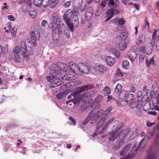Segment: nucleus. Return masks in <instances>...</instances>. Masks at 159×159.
Masks as SVG:
<instances>
[{
  "label": "nucleus",
  "mask_w": 159,
  "mask_h": 159,
  "mask_svg": "<svg viewBox=\"0 0 159 159\" xmlns=\"http://www.w3.org/2000/svg\"><path fill=\"white\" fill-rule=\"evenodd\" d=\"M71 1H68L65 2L63 4V6L65 7H68L70 5Z\"/></svg>",
  "instance_id": "603ef678"
},
{
  "label": "nucleus",
  "mask_w": 159,
  "mask_h": 159,
  "mask_svg": "<svg viewBox=\"0 0 159 159\" xmlns=\"http://www.w3.org/2000/svg\"><path fill=\"white\" fill-rule=\"evenodd\" d=\"M122 145L121 143H116L114 144L113 149H117L121 147Z\"/></svg>",
  "instance_id": "79ce46f5"
},
{
  "label": "nucleus",
  "mask_w": 159,
  "mask_h": 159,
  "mask_svg": "<svg viewBox=\"0 0 159 159\" xmlns=\"http://www.w3.org/2000/svg\"><path fill=\"white\" fill-rule=\"evenodd\" d=\"M145 56L144 55H141L139 56V61L142 62L143 61L144 58Z\"/></svg>",
  "instance_id": "bf43d9fd"
},
{
  "label": "nucleus",
  "mask_w": 159,
  "mask_h": 159,
  "mask_svg": "<svg viewBox=\"0 0 159 159\" xmlns=\"http://www.w3.org/2000/svg\"><path fill=\"white\" fill-rule=\"evenodd\" d=\"M93 69L94 67L93 66L88 67L85 64L81 63L79 64L78 71L79 70L83 74H88Z\"/></svg>",
  "instance_id": "39448f33"
},
{
  "label": "nucleus",
  "mask_w": 159,
  "mask_h": 159,
  "mask_svg": "<svg viewBox=\"0 0 159 159\" xmlns=\"http://www.w3.org/2000/svg\"><path fill=\"white\" fill-rule=\"evenodd\" d=\"M52 17L53 23L52 22L49 24L48 27L54 32L56 31V30L59 32L61 31L62 30H60L61 24L60 23V19L59 15L57 14L54 13H52Z\"/></svg>",
  "instance_id": "7ed1b4c3"
},
{
  "label": "nucleus",
  "mask_w": 159,
  "mask_h": 159,
  "mask_svg": "<svg viewBox=\"0 0 159 159\" xmlns=\"http://www.w3.org/2000/svg\"><path fill=\"white\" fill-rule=\"evenodd\" d=\"M75 5L76 4L77 5H81L83 4V0H75Z\"/></svg>",
  "instance_id": "e2e57ef3"
},
{
  "label": "nucleus",
  "mask_w": 159,
  "mask_h": 159,
  "mask_svg": "<svg viewBox=\"0 0 159 159\" xmlns=\"http://www.w3.org/2000/svg\"><path fill=\"white\" fill-rule=\"evenodd\" d=\"M123 130L121 129H115L110 133L109 135L111 136L109 138L110 141H113L122 132Z\"/></svg>",
  "instance_id": "6e6552de"
},
{
  "label": "nucleus",
  "mask_w": 159,
  "mask_h": 159,
  "mask_svg": "<svg viewBox=\"0 0 159 159\" xmlns=\"http://www.w3.org/2000/svg\"><path fill=\"white\" fill-rule=\"evenodd\" d=\"M77 15L79 14H72L73 16L72 17L71 21L72 22L70 23V25H72L74 27H78L79 25V22L78 20V18Z\"/></svg>",
  "instance_id": "ddd939ff"
},
{
  "label": "nucleus",
  "mask_w": 159,
  "mask_h": 159,
  "mask_svg": "<svg viewBox=\"0 0 159 159\" xmlns=\"http://www.w3.org/2000/svg\"><path fill=\"white\" fill-rule=\"evenodd\" d=\"M127 46V44L125 42H121L119 43V48L121 51H123L125 49Z\"/></svg>",
  "instance_id": "7c9ffc66"
},
{
  "label": "nucleus",
  "mask_w": 159,
  "mask_h": 159,
  "mask_svg": "<svg viewBox=\"0 0 159 159\" xmlns=\"http://www.w3.org/2000/svg\"><path fill=\"white\" fill-rule=\"evenodd\" d=\"M150 104H149V103H145L144 106H143V109L144 111H147V109H146V107L148 106V109L150 107Z\"/></svg>",
  "instance_id": "13d9d810"
},
{
  "label": "nucleus",
  "mask_w": 159,
  "mask_h": 159,
  "mask_svg": "<svg viewBox=\"0 0 159 159\" xmlns=\"http://www.w3.org/2000/svg\"><path fill=\"white\" fill-rule=\"evenodd\" d=\"M115 120V118L114 117H112L111 119L108 120L105 124V126L102 128V131L99 132V134H102L104 132L103 131L106 128L108 127L111 126L112 125L114 124Z\"/></svg>",
  "instance_id": "f8f14e48"
},
{
  "label": "nucleus",
  "mask_w": 159,
  "mask_h": 159,
  "mask_svg": "<svg viewBox=\"0 0 159 159\" xmlns=\"http://www.w3.org/2000/svg\"><path fill=\"white\" fill-rule=\"evenodd\" d=\"M13 59L16 62H19L20 61L21 57L23 56L25 60L29 61V57H28L29 55L33 54V51L32 49L30 52H28L27 48L20 49L19 46H16L13 51Z\"/></svg>",
  "instance_id": "f03ea898"
},
{
  "label": "nucleus",
  "mask_w": 159,
  "mask_h": 159,
  "mask_svg": "<svg viewBox=\"0 0 159 159\" xmlns=\"http://www.w3.org/2000/svg\"><path fill=\"white\" fill-rule=\"evenodd\" d=\"M50 4L49 0H43L42 5L43 7H46L47 6L50 7L49 4Z\"/></svg>",
  "instance_id": "c9c22d12"
},
{
  "label": "nucleus",
  "mask_w": 159,
  "mask_h": 159,
  "mask_svg": "<svg viewBox=\"0 0 159 159\" xmlns=\"http://www.w3.org/2000/svg\"><path fill=\"white\" fill-rule=\"evenodd\" d=\"M137 47L136 46H133L131 49V51H133V52H134L136 53V52L137 51Z\"/></svg>",
  "instance_id": "0e129e2a"
},
{
  "label": "nucleus",
  "mask_w": 159,
  "mask_h": 159,
  "mask_svg": "<svg viewBox=\"0 0 159 159\" xmlns=\"http://www.w3.org/2000/svg\"><path fill=\"white\" fill-rule=\"evenodd\" d=\"M122 66L125 69H129L130 65L129 62L126 60L124 61L122 63Z\"/></svg>",
  "instance_id": "c756f323"
},
{
  "label": "nucleus",
  "mask_w": 159,
  "mask_h": 159,
  "mask_svg": "<svg viewBox=\"0 0 159 159\" xmlns=\"http://www.w3.org/2000/svg\"><path fill=\"white\" fill-rule=\"evenodd\" d=\"M112 107H110L104 111L103 110H100L99 111V113L100 116L101 120L103 121H105L108 116H109V113L112 110Z\"/></svg>",
  "instance_id": "0eeeda50"
},
{
  "label": "nucleus",
  "mask_w": 159,
  "mask_h": 159,
  "mask_svg": "<svg viewBox=\"0 0 159 159\" xmlns=\"http://www.w3.org/2000/svg\"><path fill=\"white\" fill-rule=\"evenodd\" d=\"M61 68L56 66L54 70L52 71L50 73L52 74L53 75L48 76L46 77L48 81L51 83L50 86L51 87L54 88L61 84L62 82L59 80L61 78L63 80H68V74L65 73L63 76L60 73Z\"/></svg>",
  "instance_id": "f257e3e1"
},
{
  "label": "nucleus",
  "mask_w": 159,
  "mask_h": 159,
  "mask_svg": "<svg viewBox=\"0 0 159 159\" xmlns=\"http://www.w3.org/2000/svg\"><path fill=\"white\" fill-rule=\"evenodd\" d=\"M114 14L113 9L111 8L109 9L106 13L107 16L106 17L107 19L105 20V22H107L113 16Z\"/></svg>",
  "instance_id": "dca6fc26"
},
{
  "label": "nucleus",
  "mask_w": 159,
  "mask_h": 159,
  "mask_svg": "<svg viewBox=\"0 0 159 159\" xmlns=\"http://www.w3.org/2000/svg\"><path fill=\"white\" fill-rule=\"evenodd\" d=\"M145 139V137L143 138L142 139V140H141V141L139 143L138 145V147L136 148L135 149L136 151H138V150H139L140 151H142V150H143V147H141V145H142L143 142L144 140Z\"/></svg>",
  "instance_id": "473e14b6"
},
{
  "label": "nucleus",
  "mask_w": 159,
  "mask_h": 159,
  "mask_svg": "<svg viewBox=\"0 0 159 159\" xmlns=\"http://www.w3.org/2000/svg\"><path fill=\"white\" fill-rule=\"evenodd\" d=\"M106 61L107 64L110 66H112L116 61L114 58H113L110 56H107L106 57Z\"/></svg>",
  "instance_id": "f3484780"
},
{
  "label": "nucleus",
  "mask_w": 159,
  "mask_h": 159,
  "mask_svg": "<svg viewBox=\"0 0 159 159\" xmlns=\"http://www.w3.org/2000/svg\"><path fill=\"white\" fill-rule=\"evenodd\" d=\"M122 89V85L121 84H118L116 86L114 91L116 93H118L120 92Z\"/></svg>",
  "instance_id": "72a5a7b5"
},
{
  "label": "nucleus",
  "mask_w": 159,
  "mask_h": 159,
  "mask_svg": "<svg viewBox=\"0 0 159 159\" xmlns=\"http://www.w3.org/2000/svg\"><path fill=\"white\" fill-rule=\"evenodd\" d=\"M93 14V9L91 7H88L86 9L85 13V19L87 20H90Z\"/></svg>",
  "instance_id": "9d476101"
},
{
  "label": "nucleus",
  "mask_w": 159,
  "mask_h": 159,
  "mask_svg": "<svg viewBox=\"0 0 159 159\" xmlns=\"http://www.w3.org/2000/svg\"><path fill=\"white\" fill-rule=\"evenodd\" d=\"M104 94L105 96H107L109 95L111 93V90L110 88L107 86L105 87L103 89Z\"/></svg>",
  "instance_id": "a878e982"
},
{
  "label": "nucleus",
  "mask_w": 159,
  "mask_h": 159,
  "mask_svg": "<svg viewBox=\"0 0 159 159\" xmlns=\"http://www.w3.org/2000/svg\"><path fill=\"white\" fill-rule=\"evenodd\" d=\"M123 76L122 73L121 71L120 70L119 68H117L116 71V74L115 77L116 78L117 80H119Z\"/></svg>",
  "instance_id": "4be33fe9"
},
{
  "label": "nucleus",
  "mask_w": 159,
  "mask_h": 159,
  "mask_svg": "<svg viewBox=\"0 0 159 159\" xmlns=\"http://www.w3.org/2000/svg\"><path fill=\"white\" fill-rule=\"evenodd\" d=\"M36 14L37 12L36 11L34 10L30 11L29 13V16L32 18H35L36 16Z\"/></svg>",
  "instance_id": "e433bc0d"
},
{
  "label": "nucleus",
  "mask_w": 159,
  "mask_h": 159,
  "mask_svg": "<svg viewBox=\"0 0 159 159\" xmlns=\"http://www.w3.org/2000/svg\"><path fill=\"white\" fill-rule=\"evenodd\" d=\"M132 157L133 156L131 154H128L125 156V157H121L120 159H132Z\"/></svg>",
  "instance_id": "a18cd8bd"
},
{
  "label": "nucleus",
  "mask_w": 159,
  "mask_h": 159,
  "mask_svg": "<svg viewBox=\"0 0 159 159\" xmlns=\"http://www.w3.org/2000/svg\"><path fill=\"white\" fill-rule=\"evenodd\" d=\"M50 4H49L50 8H54L55 7L59 2L58 0H49Z\"/></svg>",
  "instance_id": "cd10ccee"
},
{
  "label": "nucleus",
  "mask_w": 159,
  "mask_h": 159,
  "mask_svg": "<svg viewBox=\"0 0 159 159\" xmlns=\"http://www.w3.org/2000/svg\"><path fill=\"white\" fill-rule=\"evenodd\" d=\"M157 33H159V35H158L157 36L158 37H159V30H155L154 32L153 33L152 38V39H155L156 38V35H157V34H156Z\"/></svg>",
  "instance_id": "5fc2aeb1"
},
{
  "label": "nucleus",
  "mask_w": 159,
  "mask_h": 159,
  "mask_svg": "<svg viewBox=\"0 0 159 159\" xmlns=\"http://www.w3.org/2000/svg\"><path fill=\"white\" fill-rule=\"evenodd\" d=\"M16 30V28H12L11 29V33L13 37L15 36Z\"/></svg>",
  "instance_id": "3c124183"
},
{
  "label": "nucleus",
  "mask_w": 159,
  "mask_h": 159,
  "mask_svg": "<svg viewBox=\"0 0 159 159\" xmlns=\"http://www.w3.org/2000/svg\"><path fill=\"white\" fill-rule=\"evenodd\" d=\"M33 3L35 6L40 7L42 5V0H34L33 1Z\"/></svg>",
  "instance_id": "58836bf2"
},
{
  "label": "nucleus",
  "mask_w": 159,
  "mask_h": 159,
  "mask_svg": "<svg viewBox=\"0 0 159 159\" xmlns=\"http://www.w3.org/2000/svg\"><path fill=\"white\" fill-rule=\"evenodd\" d=\"M96 69L98 71L102 74L106 72L107 70L106 67L100 64L97 65L96 66Z\"/></svg>",
  "instance_id": "2eb2a0df"
},
{
  "label": "nucleus",
  "mask_w": 159,
  "mask_h": 159,
  "mask_svg": "<svg viewBox=\"0 0 159 159\" xmlns=\"http://www.w3.org/2000/svg\"><path fill=\"white\" fill-rule=\"evenodd\" d=\"M90 120L89 118V117L87 116V118L83 122V125H85Z\"/></svg>",
  "instance_id": "052dcab7"
},
{
  "label": "nucleus",
  "mask_w": 159,
  "mask_h": 159,
  "mask_svg": "<svg viewBox=\"0 0 159 159\" xmlns=\"http://www.w3.org/2000/svg\"><path fill=\"white\" fill-rule=\"evenodd\" d=\"M134 94L131 93H128L125 94V100L126 102H129L132 100L134 98Z\"/></svg>",
  "instance_id": "393cba45"
},
{
  "label": "nucleus",
  "mask_w": 159,
  "mask_h": 159,
  "mask_svg": "<svg viewBox=\"0 0 159 159\" xmlns=\"http://www.w3.org/2000/svg\"><path fill=\"white\" fill-rule=\"evenodd\" d=\"M128 36V34L127 33L122 32L120 33V35H118L116 38L120 41L125 40L127 39Z\"/></svg>",
  "instance_id": "a211bd4d"
},
{
  "label": "nucleus",
  "mask_w": 159,
  "mask_h": 159,
  "mask_svg": "<svg viewBox=\"0 0 159 159\" xmlns=\"http://www.w3.org/2000/svg\"><path fill=\"white\" fill-rule=\"evenodd\" d=\"M81 83H82L81 81H80V80L74 81L73 82H72L70 83H67L66 84V86H70L71 84H74L75 85H79L81 84Z\"/></svg>",
  "instance_id": "f704fd0d"
},
{
  "label": "nucleus",
  "mask_w": 159,
  "mask_h": 159,
  "mask_svg": "<svg viewBox=\"0 0 159 159\" xmlns=\"http://www.w3.org/2000/svg\"><path fill=\"white\" fill-rule=\"evenodd\" d=\"M137 54L134 52H132L129 55V57L131 61L133 62L134 61L137 57Z\"/></svg>",
  "instance_id": "c85d7f7f"
},
{
  "label": "nucleus",
  "mask_w": 159,
  "mask_h": 159,
  "mask_svg": "<svg viewBox=\"0 0 159 159\" xmlns=\"http://www.w3.org/2000/svg\"><path fill=\"white\" fill-rule=\"evenodd\" d=\"M8 19L11 21H13L15 20V18L12 15H9L8 16Z\"/></svg>",
  "instance_id": "774afa93"
},
{
  "label": "nucleus",
  "mask_w": 159,
  "mask_h": 159,
  "mask_svg": "<svg viewBox=\"0 0 159 159\" xmlns=\"http://www.w3.org/2000/svg\"><path fill=\"white\" fill-rule=\"evenodd\" d=\"M123 134V136H122V138H120L121 136L120 135L119 137L117 139V143H121L122 145H123V143H124V138L125 137V134H122V135Z\"/></svg>",
  "instance_id": "a19ab883"
},
{
  "label": "nucleus",
  "mask_w": 159,
  "mask_h": 159,
  "mask_svg": "<svg viewBox=\"0 0 159 159\" xmlns=\"http://www.w3.org/2000/svg\"><path fill=\"white\" fill-rule=\"evenodd\" d=\"M48 23V22L46 20H43L42 21L41 23V26L42 27H45V25Z\"/></svg>",
  "instance_id": "680f3d73"
},
{
  "label": "nucleus",
  "mask_w": 159,
  "mask_h": 159,
  "mask_svg": "<svg viewBox=\"0 0 159 159\" xmlns=\"http://www.w3.org/2000/svg\"><path fill=\"white\" fill-rule=\"evenodd\" d=\"M69 65L73 72L75 74H77L78 66L73 61H70L69 62Z\"/></svg>",
  "instance_id": "4468645a"
},
{
  "label": "nucleus",
  "mask_w": 159,
  "mask_h": 159,
  "mask_svg": "<svg viewBox=\"0 0 159 159\" xmlns=\"http://www.w3.org/2000/svg\"><path fill=\"white\" fill-rule=\"evenodd\" d=\"M75 11H73V9H69L67 10L65 14L63 15L64 20L65 22L69 27L70 30L71 32L73 30V26L72 25H70V20L72 14H75Z\"/></svg>",
  "instance_id": "20e7f679"
},
{
  "label": "nucleus",
  "mask_w": 159,
  "mask_h": 159,
  "mask_svg": "<svg viewBox=\"0 0 159 159\" xmlns=\"http://www.w3.org/2000/svg\"><path fill=\"white\" fill-rule=\"evenodd\" d=\"M94 87V86L92 84H89L88 85H85L81 87L80 88V92L83 91L85 90H88L90 89H92Z\"/></svg>",
  "instance_id": "5701e85b"
},
{
  "label": "nucleus",
  "mask_w": 159,
  "mask_h": 159,
  "mask_svg": "<svg viewBox=\"0 0 159 159\" xmlns=\"http://www.w3.org/2000/svg\"><path fill=\"white\" fill-rule=\"evenodd\" d=\"M138 109L136 112V114L137 116H141L143 115V111L139 110V109Z\"/></svg>",
  "instance_id": "8fccbe9b"
},
{
  "label": "nucleus",
  "mask_w": 159,
  "mask_h": 159,
  "mask_svg": "<svg viewBox=\"0 0 159 159\" xmlns=\"http://www.w3.org/2000/svg\"><path fill=\"white\" fill-rule=\"evenodd\" d=\"M20 47L21 49H22L23 48H27V47L25 44V43L24 41H21L20 43Z\"/></svg>",
  "instance_id": "de8ad7c7"
},
{
  "label": "nucleus",
  "mask_w": 159,
  "mask_h": 159,
  "mask_svg": "<svg viewBox=\"0 0 159 159\" xmlns=\"http://www.w3.org/2000/svg\"><path fill=\"white\" fill-rule=\"evenodd\" d=\"M88 117L93 123L95 122L99 119L100 115L98 110L95 109L92 111L89 114Z\"/></svg>",
  "instance_id": "423d86ee"
},
{
  "label": "nucleus",
  "mask_w": 159,
  "mask_h": 159,
  "mask_svg": "<svg viewBox=\"0 0 159 159\" xmlns=\"http://www.w3.org/2000/svg\"><path fill=\"white\" fill-rule=\"evenodd\" d=\"M114 124L115 125H114V127L115 129H121V127L123 125V122L115 120Z\"/></svg>",
  "instance_id": "aec40b11"
},
{
  "label": "nucleus",
  "mask_w": 159,
  "mask_h": 159,
  "mask_svg": "<svg viewBox=\"0 0 159 159\" xmlns=\"http://www.w3.org/2000/svg\"><path fill=\"white\" fill-rule=\"evenodd\" d=\"M146 40V37L144 35L141 34L139 37L138 42L140 44H143Z\"/></svg>",
  "instance_id": "bb28decb"
},
{
  "label": "nucleus",
  "mask_w": 159,
  "mask_h": 159,
  "mask_svg": "<svg viewBox=\"0 0 159 159\" xmlns=\"http://www.w3.org/2000/svg\"><path fill=\"white\" fill-rule=\"evenodd\" d=\"M115 4V3L113 0H109L108 3V5L109 7H111Z\"/></svg>",
  "instance_id": "4d7b16f0"
},
{
  "label": "nucleus",
  "mask_w": 159,
  "mask_h": 159,
  "mask_svg": "<svg viewBox=\"0 0 159 159\" xmlns=\"http://www.w3.org/2000/svg\"><path fill=\"white\" fill-rule=\"evenodd\" d=\"M107 2L104 1H102L98 6V10L100 11L103 10L104 8L105 7Z\"/></svg>",
  "instance_id": "2f4dec72"
},
{
  "label": "nucleus",
  "mask_w": 159,
  "mask_h": 159,
  "mask_svg": "<svg viewBox=\"0 0 159 159\" xmlns=\"http://www.w3.org/2000/svg\"><path fill=\"white\" fill-rule=\"evenodd\" d=\"M69 120L71 122L73 125H76V121L74 119L71 117H70L69 118Z\"/></svg>",
  "instance_id": "864d4df0"
},
{
  "label": "nucleus",
  "mask_w": 159,
  "mask_h": 159,
  "mask_svg": "<svg viewBox=\"0 0 159 159\" xmlns=\"http://www.w3.org/2000/svg\"><path fill=\"white\" fill-rule=\"evenodd\" d=\"M147 113L148 114H150V115H153L154 116H155L157 114V113L155 111H151L148 112Z\"/></svg>",
  "instance_id": "69168bd1"
},
{
  "label": "nucleus",
  "mask_w": 159,
  "mask_h": 159,
  "mask_svg": "<svg viewBox=\"0 0 159 159\" xmlns=\"http://www.w3.org/2000/svg\"><path fill=\"white\" fill-rule=\"evenodd\" d=\"M41 27L40 26H35L34 28V32H37L40 34V32Z\"/></svg>",
  "instance_id": "09e8293b"
},
{
  "label": "nucleus",
  "mask_w": 159,
  "mask_h": 159,
  "mask_svg": "<svg viewBox=\"0 0 159 159\" xmlns=\"http://www.w3.org/2000/svg\"><path fill=\"white\" fill-rule=\"evenodd\" d=\"M154 64V61L153 57H152L150 60L149 61L148 60H146V64L148 67L150 65H153Z\"/></svg>",
  "instance_id": "ea45409f"
},
{
  "label": "nucleus",
  "mask_w": 159,
  "mask_h": 159,
  "mask_svg": "<svg viewBox=\"0 0 159 159\" xmlns=\"http://www.w3.org/2000/svg\"><path fill=\"white\" fill-rule=\"evenodd\" d=\"M125 22V20L124 19L121 18L120 19H119L118 20V23L120 25H123Z\"/></svg>",
  "instance_id": "49530a36"
},
{
  "label": "nucleus",
  "mask_w": 159,
  "mask_h": 159,
  "mask_svg": "<svg viewBox=\"0 0 159 159\" xmlns=\"http://www.w3.org/2000/svg\"><path fill=\"white\" fill-rule=\"evenodd\" d=\"M110 51L116 57H118L120 56V52L114 48H111Z\"/></svg>",
  "instance_id": "b1692460"
},
{
  "label": "nucleus",
  "mask_w": 159,
  "mask_h": 159,
  "mask_svg": "<svg viewBox=\"0 0 159 159\" xmlns=\"http://www.w3.org/2000/svg\"><path fill=\"white\" fill-rule=\"evenodd\" d=\"M75 98V95L71 94L70 95L68 96L67 98L68 99L70 100V101L73 100Z\"/></svg>",
  "instance_id": "6e6d98bb"
},
{
  "label": "nucleus",
  "mask_w": 159,
  "mask_h": 159,
  "mask_svg": "<svg viewBox=\"0 0 159 159\" xmlns=\"http://www.w3.org/2000/svg\"><path fill=\"white\" fill-rule=\"evenodd\" d=\"M62 65L64 66V68L63 69V70H64V71H67V69L68 68V66L64 64H63Z\"/></svg>",
  "instance_id": "338daca9"
},
{
  "label": "nucleus",
  "mask_w": 159,
  "mask_h": 159,
  "mask_svg": "<svg viewBox=\"0 0 159 159\" xmlns=\"http://www.w3.org/2000/svg\"><path fill=\"white\" fill-rule=\"evenodd\" d=\"M74 8L73 9V11H75V14H79L80 12H83L86 8V6L82 5V4L77 5L76 4L75 5Z\"/></svg>",
  "instance_id": "9b49d317"
},
{
  "label": "nucleus",
  "mask_w": 159,
  "mask_h": 159,
  "mask_svg": "<svg viewBox=\"0 0 159 159\" xmlns=\"http://www.w3.org/2000/svg\"><path fill=\"white\" fill-rule=\"evenodd\" d=\"M65 97V94L64 93H61L56 95V97L58 99H63Z\"/></svg>",
  "instance_id": "4c0bfd02"
},
{
  "label": "nucleus",
  "mask_w": 159,
  "mask_h": 159,
  "mask_svg": "<svg viewBox=\"0 0 159 159\" xmlns=\"http://www.w3.org/2000/svg\"><path fill=\"white\" fill-rule=\"evenodd\" d=\"M68 81L74 80L75 78V76L73 74H68Z\"/></svg>",
  "instance_id": "37998d69"
},
{
  "label": "nucleus",
  "mask_w": 159,
  "mask_h": 159,
  "mask_svg": "<svg viewBox=\"0 0 159 159\" xmlns=\"http://www.w3.org/2000/svg\"><path fill=\"white\" fill-rule=\"evenodd\" d=\"M129 106L132 109L136 108L137 109H139L141 107V105L140 104H138V102H131L129 104Z\"/></svg>",
  "instance_id": "6ab92c4d"
},
{
  "label": "nucleus",
  "mask_w": 159,
  "mask_h": 159,
  "mask_svg": "<svg viewBox=\"0 0 159 159\" xmlns=\"http://www.w3.org/2000/svg\"><path fill=\"white\" fill-rule=\"evenodd\" d=\"M130 148V145H127L122 149V151L120 152V155L121 156H124L127 153L129 150Z\"/></svg>",
  "instance_id": "412c9836"
},
{
  "label": "nucleus",
  "mask_w": 159,
  "mask_h": 159,
  "mask_svg": "<svg viewBox=\"0 0 159 159\" xmlns=\"http://www.w3.org/2000/svg\"><path fill=\"white\" fill-rule=\"evenodd\" d=\"M31 39L34 46L37 45L36 41L39 40L40 37V34L37 32L32 31L31 33Z\"/></svg>",
  "instance_id": "1a4fd4ad"
},
{
  "label": "nucleus",
  "mask_w": 159,
  "mask_h": 159,
  "mask_svg": "<svg viewBox=\"0 0 159 159\" xmlns=\"http://www.w3.org/2000/svg\"><path fill=\"white\" fill-rule=\"evenodd\" d=\"M156 156V154L153 153L152 154H148L147 159H155Z\"/></svg>",
  "instance_id": "c03bdc74"
}]
</instances>
